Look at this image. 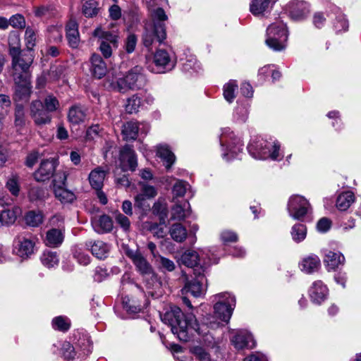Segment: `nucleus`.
Returning <instances> with one entry per match:
<instances>
[{"label": "nucleus", "instance_id": "obj_24", "mask_svg": "<svg viewBox=\"0 0 361 361\" xmlns=\"http://www.w3.org/2000/svg\"><path fill=\"white\" fill-rule=\"evenodd\" d=\"M85 246L94 256L100 259H105L109 252V246L102 240L87 241Z\"/></svg>", "mask_w": 361, "mask_h": 361}, {"label": "nucleus", "instance_id": "obj_23", "mask_svg": "<svg viewBox=\"0 0 361 361\" xmlns=\"http://www.w3.org/2000/svg\"><path fill=\"white\" fill-rule=\"evenodd\" d=\"M345 259L340 252L325 251L324 263L328 271H335L345 264Z\"/></svg>", "mask_w": 361, "mask_h": 361}, {"label": "nucleus", "instance_id": "obj_48", "mask_svg": "<svg viewBox=\"0 0 361 361\" xmlns=\"http://www.w3.org/2000/svg\"><path fill=\"white\" fill-rule=\"evenodd\" d=\"M238 87L235 80H230L224 86V97L225 99L231 103L235 97V91Z\"/></svg>", "mask_w": 361, "mask_h": 361}, {"label": "nucleus", "instance_id": "obj_44", "mask_svg": "<svg viewBox=\"0 0 361 361\" xmlns=\"http://www.w3.org/2000/svg\"><path fill=\"white\" fill-rule=\"evenodd\" d=\"M20 177L16 173H12L6 182V186L9 192L14 196H18L20 191Z\"/></svg>", "mask_w": 361, "mask_h": 361}, {"label": "nucleus", "instance_id": "obj_35", "mask_svg": "<svg viewBox=\"0 0 361 361\" xmlns=\"http://www.w3.org/2000/svg\"><path fill=\"white\" fill-rule=\"evenodd\" d=\"M169 233L171 238L177 243L183 242L188 235L186 228L180 223L172 224L169 229Z\"/></svg>", "mask_w": 361, "mask_h": 361}, {"label": "nucleus", "instance_id": "obj_30", "mask_svg": "<svg viewBox=\"0 0 361 361\" xmlns=\"http://www.w3.org/2000/svg\"><path fill=\"white\" fill-rule=\"evenodd\" d=\"M106 173L107 172L100 166L95 168L90 172L88 178L92 188L96 190L102 189Z\"/></svg>", "mask_w": 361, "mask_h": 361}, {"label": "nucleus", "instance_id": "obj_15", "mask_svg": "<svg viewBox=\"0 0 361 361\" xmlns=\"http://www.w3.org/2000/svg\"><path fill=\"white\" fill-rule=\"evenodd\" d=\"M88 118V109L81 104L71 106L67 113V119L71 126H79L85 123Z\"/></svg>", "mask_w": 361, "mask_h": 361}, {"label": "nucleus", "instance_id": "obj_37", "mask_svg": "<svg viewBox=\"0 0 361 361\" xmlns=\"http://www.w3.org/2000/svg\"><path fill=\"white\" fill-rule=\"evenodd\" d=\"M71 325V320L65 316H58L51 321V326L54 330L61 332H66Z\"/></svg>", "mask_w": 361, "mask_h": 361}, {"label": "nucleus", "instance_id": "obj_19", "mask_svg": "<svg viewBox=\"0 0 361 361\" xmlns=\"http://www.w3.org/2000/svg\"><path fill=\"white\" fill-rule=\"evenodd\" d=\"M310 13L309 4L303 1H293L289 4V14L292 19L300 20Z\"/></svg>", "mask_w": 361, "mask_h": 361}, {"label": "nucleus", "instance_id": "obj_40", "mask_svg": "<svg viewBox=\"0 0 361 361\" xmlns=\"http://www.w3.org/2000/svg\"><path fill=\"white\" fill-rule=\"evenodd\" d=\"M17 218L16 211L13 209H4L0 212V227L13 224Z\"/></svg>", "mask_w": 361, "mask_h": 361}, {"label": "nucleus", "instance_id": "obj_32", "mask_svg": "<svg viewBox=\"0 0 361 361\" xmlns=\"http://www.w3.org/2000/svg\"><path fill=\"white\" fill-rule=\"evenodd\" d=\"M190 214V204L185 202L183 204H176L171 209L172 220L182 221Z\"/></svg>", "mask_w": 361, "mask_h": 361}, {"label": "nucleus", "instance_id": "obj_38", "mask_svg": "<svg viewBox=\"0 0 361 361\" xmlns=\"http://www.w3.org/2000/svg\"><path fill=\"white\" fill-rule=\"evenodd\" d=\"M271 0H253L250 4V12L255 16L263 14L270 6Z\"/></svg>", "mask_w": 361, "mask_h": 361}, {"label": "nucleus", "instance_id": "obj_39", "mask_svg": "<svg viewBox=\"0 0 361 361\" xmlns=\"http://www.w3.org/2000/svg\"><path fill=\"white\" fill-rule=\"evenodd\" d=\"M43 214L41 212L30 211L25 216V223L32 227H37L43 222Z\"/></svg>", "mask_w": 361, "mask_h": 361}, {"label": "nucleus", "instance_id": "obj_64", "mask_svg": "<svg viewBox=\"0 0 361 361\" xmlns=\"http://www.w3.org/2000/svg\"><path fill=\"white\" fill-rule=\"evenodd\" d=\"M332 222L329 219L323 217L317 221V231L322 233H326L329 231Z\"/></svg>", "mask_w": 361, "mask_h": 361}, {"label": "nucleus", "instance_id": "obj_61", "mask_svg": "<svg viewBox=\"0 0 361 361\" xmlns=\"http://www.w3.org/2000/svg\"><path fill=\"white\" fill-rule=\"evenodd\" d=\"M29 194L30 197L34 200H44L48 195L45 190L39 187L31 188Z\"/></svg>", "mask_w": 361, "mask_h": 361}, {"label": "nucleus", "instance_id": "obj_2", "mask_svg": "<svg viewBox=\"0 0 361 361\" xmlns=\"http://www.w3.org/2000/svg\"><path fill=\"white\" fill-rule=\"evenodd\" d=\"M20 39L17 35L8 37L9 54L12 58V76L13 80L19 81L20 78H30V67L33 62V56L30 52H23L18 45Z\"/></svg>", "mask_w": 361, "mask_h": 361}, {"label": "nucleus", "instance_id": "obj_42", "mask_svg": "<svg viewBox=\"0 0 361 361\" xmlns=\"http://www.w3.org/2000/svg\"><path fill=\"white\" fill-rule=\"evenodd\" d=\"M300 270L305 274H312L316 268V259L313 255L306 257L299 264Z\"/></svg>", "mask_w": 361, "mask_h": 361}, {"label": "nucleus", "instance_id": "obj_62", "mask_svg": "<svg viewBox=\"0 0 361 361\" xmlns=\"http://www.w3.org/2000/svg\"><path fill=\"white\" fill-rule=\"evenodd\" d=\"M114 49L112 45L106 41H101L99 50L105 59H109L112 55V49Z\"/></svg>", "mask_w": 361, "mask_h": 361}, {"label": "nucleus", "instance_id": "obj_16", "mask_svg": "<svg viewBox=\"0 0 361 361\" xmlns=\"http://www.w3.org/2000/svg\"><path fill=\"white\" fill-rule=\"evenodd\" d=\"M17 254L22 258H27L34 253L35 238L31 235H20L17 238Z\"/></svg>", "mask_w": 361, "mask_h": 361}, {"label": "nucleus", "instance_id": "obj_57", "mask_svg": "<svg viewBox=\"0 0 361 361\" xmlns=\"http://www.w3.org/2000/svg\"><path fill=\"white\" fill-rule=\"evenodd\" d=\"M61 351L65 359L72 360L75 357V352L74 348L69 342H64L63 343Z\"/></svg>", "mask_w": 361, "mask_h": 361}, {"label": "nucleus", "instance_id": "obj_1", "mask_svg": "<svg viewBox=\"0 0 361 361\" xmlns=\"http://www.w3.org/2000/svg\"><path fill=\"white\" fill-rule=\"evenodd\" d=\"M161 320L171 326V331L183 342L189 341L195 333L204 335V325H200L192 313L184 314L180 307H171L163 315Z\"/></svg>", "mask_w": 361, "mask_h": 361}, {"label": "nucleus", "instance_id": "obj_6", "mask_svg": "<svg viewBox=\"0 0 361 361\" xmlns=\"http://www.w3.org/2000/svg\"><path fill=\"white\" fill-rule=\"evenodd\" d=\"M287 210L293 219L302 221L312 212V208L309 201L303 196L294 195L288 200Z\"/></svg>", "mask_w": 361, "mask_h": 361}, {"label": "nucleus", "instance_id": "obj_14", "mask_svg": "<svg viewBox=\"0 0 361 361\" xmlns=\"http://www.w3.org/2000/svg\"><path fill=\"white\" fill-rule=\"evenodd\" d=\"M130 89H141L147 84V80L143 73V68L136 66L130 69L126 75Z\"/></svg>", "mask_w": 361, "mask_h": 361}, {"label": "nucleus", "instance_id": "obj_29", "mask_svg": "<svg viewBox=\"0 0 361 361\" xmlns=\"http://www.w3.org/2000/svg\"><path fill=\"white\" fill-rule=\"evenodd\" d=\"M64 239V234L61 229L51 228L46 233L44 243L50 247H58Z\"/></svg>", "mask_w": 361, "mask_h": 361}, {"label": "nucleus", "instance_id": "obj_55", "mask_svg": "<svg viewBox=\"0 0 361 361\" xmlns=\"http://www.w3.org/2000/svg\"><path fill=\"white\" fill-rule=\"evenodd\" d=\"M327 116L329 118L332 119V126L336 130H340L343 127V123L340 118V114L337 111H332L328 113Z\"/></svg>", "mask_w": 361, "mask_h": 361}, {"label": "nucleus", "instance_id": "obj_43", "mask_svg": "<svg viewBox=\"0 0 361 361\" xmlns=\"http://www.w3.org/2000/svg\"><path fill=\"white\" fill-rule=\"evenodd\" d=\"M290 233L293 240L296 243H300L305 238L307 229L305 225L296 224L292 227Z\"/></svg>", "mask_w": 361, "mask_h": 361}, {"label": "nucleus", "instance_id": "obj_12", "mask_svg": "<svg viewBox=\"0 0 361 361\" xmlns=\"http://www.w3.org/2000/svg\"><path fill=\"white\" fill-rule=\"evenodd\" d=\"M153 62L154 67L152 68V71L156 73H165L173 67L169 53L163 49H159L155 52Z\"/></svg>", "mask_w": 361, "mask_h": 361}, {"label": "nucleus", "instance_id": "obj_9", "mask_svg": "<svg viewBox=\"0 0 361 361\" xmlns=\"http://www.w3.org/2000/svg\"><path fill=\"white\" fill-rule=\"evenodd\" d=\"M30 116L35 125L44 126L51 121V116L44 108V104L39 99L33 100L30 104Z\"/></svg>", "mask_w": 361, "mask_h": 361}, {"label": "nucleus", "instance_id": "obj_22", "mask_svg": "<svg viewBox=\"0 0 361 361\" xmlns=\"http://www.w3.org/2000/svg\"><path fill=\"white\" fill-rule=\"evenodd\" d=\"M231 341L234 347L238 350L245 348H253L255 346V341L252 335L245 331H238Z\"/></svg>", "mask_w": 361, "mask_h": 361}, {"label": "nucleus", "instance_id": "obj_52", "mask_svg": "<svg viewBox=\"0 0 361 361\" xmlns=\"http://www.w3.org/2000/svg\"><path fill=\"white\" fill-rule=\"evenodd\" d=\"M137 37L135 34L130 33L125 39L124 49L128 54L133 53L136 47Z\"/></svg>", "mask_w": 361, "mask_h": 361}, {"label": "nucleus", "instance_id": "obj_53", "mask_svg": "<svg viewBox=\"0 0 361 361\" xmlns=\"http://www.w3.org/2000/svg\"><path fill=\"white\" fill-rule=\"evenodd\" d=\"M25 41L28 51H31L35 46L36 37L34 30L30 27H27L25 30Z\"/></svg>", "mask_w": 361, "mask_h": 361}, {"label": "nucleus", "instance_id": "obj_34", "mask_svg": "<svg viewBox=\"0 0 361 361\" xmlns=\"http://www.w3.org/2000/svg\"><path fill=\"white\" fill-rule=\"evenodd\" d=\"M139 127L137 122L128 121L123 125L122 135L126 141L134 140L137 138Z\"/></svg>", "mask_w": 361, "mask_h": 361}, {"label": "nucleus", "instance_id": "obj_49", "mask_svg": "<svg viewBox=\"0 0 361 361\" xmlns=\"http://www.w3.org/2000/svg\"><path fill=\"white\" fill-rule=\"evenodd\" d=\"M43 104L44 108L49 114L56 111L60 106L59 100L52 94L47 95Z\"/></svg>", "mask_w": 361, "mask_h": 361}, {"label": "nucleus", "instance_id": "obj_59", "mask_svg": "<svg viewBox=\"0 0 361 361\" xmlns=\"http://www.w3.org/2000/svg\"><path fill=\"white\" fill-rule=\"evenodd\" d=\"M329 289L322 282L317 281V304L327 298Z\"/></svg>", "mask_w": 361, "mask_h": 361}, {"label": "nucleus", "instance_id": "obj_5", "mask_svg": "<svg viewBox=\"0 0 361 361\" xmlns=\"http://www.w3.org/2000/svg\"><path fill=\"white\" fill-rule=\"evenodd\" d=\"M217 302L214 305V315L223 322H228L235 305V298L228 293H221L214 295Z\"/></svg>", "mask_w": 361, "mask_h": 361}, {"label": "nucleus", "instance_id": "obj_58", "mask_svg": "<svg viewBox=\"0 0 361 361\" xmlns=\"http://www.w3.org/2000/svg\"><path fill=\"white\" fill-rule=\"evenodd\" d=\"M9 25L13 27L22 29L25 27V20L22 15L16 14L10 18Z\"/></svg>", "mask_w": 361, "mask_h": 361}, {"label": "nucleus", "instance_id": "obj_63", "mask_svg": "<svg viewBox=\"0 0 361 361\" xmlns=\"http://www.w3.org/2000/svg\"><path fill=\"white\" fill-rule=\"evenodd\" d=\"M115 220L118 224L124 230L128 231L130 226L129 219L121 213H118L115 216Z\"/></svg>", "mask_w": 361, "mask_h": 361}, {"label": "nucleus", "instance_id": "obj_18", "mask_svg": "<svg viewBox=\"0 0 361 361\" xmlns=\"http://www.w3.org/2000/svg\"><path fill=\"white\" fill-rule=\"evenodd\" d=\"M56 164L51 159L44 160L41 162L39 169L34 173V177L38 182L49 180L54 176Z\"/></svg>", "mask_w": 361, "mask_h": 361}, {"label": "nucleus", "instance_id": "obj_8", "mask_svg": "<svg viewBox=\"0 0 361 361\" xmlns=\"http://www.w3.org/2000/svg\"><path fill=\"white\" fill-rule=\"evenodd\" d=\"M220 142L222 146L224 145L227 146V150L229 153H224V157H228V159L235 157L243 150V145L240 139L237 137L233 132H229L228 129L222 133L220 137Z\"/></svg>", "mask_w": 361, "mask_h": 361}, {"label": "nucleus", "instance_id": "obj_4", "mask_svg": "<svg viewBox=\"0 0 361 361\" xmlns=\"http://www.w3.org/2000/svg\"><path fill=\"white\" fill-rule=\"evenodd\" d=\"M267 45L274 51H281L286 47L288 30L283 22H275L267 29Z\"/></svg>", "mask_w": 361, "mask_h": 361}, {"label": "nucleus", "instance_id": "obj_27", "mask_svg": "<svg viewBox=\"0 0 361 361\" xmlns=\"http://www.w3.org/2000/svg\"><path fill=\"white\" fill-rule=\"evenodd\" d=\"M66 38L68 44L72 48H77L80 44L78 25L75 20H71L66 25Z\"/></svg>", "mask_w": 361, "mask_h": 361}, {"label": "nucleus", "instance_id": "obj_41", "mask_svg": "<svg viewBox=\"0 0 361 361\" xmlns=\"http://www.w3.org/2000/svg\"><path fill=\"white\" fill-rule=\"evenodd\" d=\"M41 261L43 265L51 268L58 265L59 259L56 252L47 251L42 254Z\"/></svg>", "mask_w": 361, "mask_h": 361}, {"label": "nucleus", "instance_id": "obj_25", "mask_svg": "<svg viewBox=\"0 0 361 361\" xmlns=\"http://www.w3.org/2000/svg\"><path fill=\"white\" fill-rule=\"evenodd\" d=\"M91 224L94 231L99 234L109 233L113 229V221L111 217L106 214L99 218H93Z\"/></svg>", "mask_w": 361, "mask_h": 361}, {"label": "nucleus", "instance_id": "obj_3", "mask_svg": "<svg viewBox=\"0 0 361 361\" xmlns=\"http://www.w3.org/2000/svg\"><path fill=\"white\" fill-rule=\"evenodd\" d=\"M247 149L254 158L259 159L270 158L276 160L280 155V145L278 142L271 143L263 139L253 140L248 145Z\"/></svg>", "mask_w": 361, "mask_h": 361}, {"label": "nucleus", "instance_id": "obj_31", "mask_svg": "<svg viewBox=\"0 0 361 361\" xmlns=\"http://www.w3.org/2000/svg\"><path fill=\"white\" fill-rule=\"evenodd\" d=\"M355 197L352 191L348 190L341 192L336 200V208L341 212L346 211L355 202Z\"/></svg>", "mask_w": 361, "mask_h": 361}, {"label": "nucleus", "instance_id": "obj_54", "mask_svg": "<svg viewBox=\"0 0 361 361\" xmlns=\"http://www.w3.org/2000/svg\"><path fill=\"white\" fill-rule=\"evenodd\" d=\"M53 177V189L56 187L65 186L67 176L64 171H58L54 173Z\"/></svg>", "mask_w": 361, "mask_h": 361}, {"label": "nucleus", "instance_id": "obj_33", "mask_svg": "<svg viewBox=\"0 0 361 361\" xmlns=\"http://www.w3.org/2000/svg\"><path fill=\"white\" fill-rule=\"evenodd\" d=\"M199 260V255L194 250H187L180 257L181 263L186 267L193 268V270L201 267L198 265Z\"/></svg>", "mask_w": 361, "mask_h": 361}, {"label": "nucleus", "instance_id": "obj_17", "mask_svg": "<svg viewBox=\"0 0 361 361\" xmlns=\"http://www.w3.org/2000/svg\"><path fill=\"white\" fill-rule=\"evenodd\" d=\"M90 72L97 79L104 77L107 73V66L102 57L98 54H92L90 59Z\"/></svg>", "mask_w": 361, "mask_h": 361}, {"label": "nucleus", "instance_id": "obj_36", "mask_svg": "<svg viewBox=\"0 0 361 361\" xmlns=\"http://www.w3.org/2000/svg\"><path fill=\"white\" fill-rule=\"evenodd\" d=\"M54 192L55 197L62 203H71L76 199L75 195L64 186L54 188Z\"/></svg>", "mask_w": 361, "mask_h": 361}, {"label": "nucleus", "instance_id": "obj_45", "mask_svg": "<svg viewBox=\"0 0 361 361\" xmlns=\"http://www.w3.org/2000/svg\"><path fill=\"white\" fill-rule=\"evenodd\" d=\"M154 214L159 216L160 223L165 224V220L168 215V209L166 204L161 202H156L152 207Z\"/></svg>", "mask_w": 361, "mask_h": 361}, {"label": "nucleus", "instance_id": "obj_13", "mask_svg": "<svg viewBox=\"0 0 361 361\" xmlns=\"http://www.w3.org/2000/svg\"><path fill=\"white\" fill-rule=\"evenodd\" d=\"M154 18V32L157 37L159 42H162L166 37V27L164 21L168 19V17L162 8H158L153 12Z\"/></svg>", "mask_w": 361, "mask_h": 361}, {"label": "nucleus", "instance_id": "obj_50", "mask_svg": "<svg viewBox=\"0 0 361 361\" xmlns=\"http://www.w3.org/2000/svg\"><path fill=\"white\" fill-rule=\"evenodd\" d=\"M15 125L16 126H23L25 123V116L24 106L22 104H17L15 108Z\"/></svg>", "mask_w": 361, "mask_h": 361}, {"label": "nucleus", "instance_id": "obj_21", "mask_svg": "<svg viewBox=\"0 0 361 361\" xmlns=\"http://www.w3.org/2000/svg\"><path fill=\"white\" fill-rule=\"evenodd\" d=\"M330 8L334 16L333 20V28L336 33L339 34L348 31L349 23L345 15L332 4H330Z\"/></svg>", "mask_w": 361, "mask_h": 361}, {"label": "nucleus", "instance_id": "obj_60", "mask_svg": "<svg viewBox=\"0 0 361 361\" xmlns=\"http://www.w3.org/2000/svg\"><path fill=\"white\" fill-rule=\"evenodd\" d=\"M148 198L142 195L141 194H137L135 197V207L142 209V211H147L149 209V204L147 203V200Z\"/></svg>", "mask_w": 361, "mask_h": 361}, {"label": "nucleus", "instance_id": "obj_46", "mask_svg": "<svg viewBox=\"0 0 361 361\" xmlns=\"http://www.w3.org/2000/svg\"><path fill=\"white\" fill-rule=\"evenodd\" d=\"M98 4L94 0H89L84 3L82 12L87 18H92L98 13Z\"/></svg>", "mask_w": 361, "mask_h": 361}, {"label": "nucleus", "instance_id": "obj_51", "mask_svg": "<svg viewBox=\"0 0 361 361\" xmlns=\"http://www.w3.org/2000/svg\"><path fill=\"white\" fill-rule=\"evenodd\" d=\"M154 39H157V37L154 32V27L145 28V32L142 35V43L145 47H150L153 44Z\"/></svg>", "mask_w": 361, "mask_h": 361}, {"label": "nucleus", "instance_id": "obj_11", "mask_svg": "<svg viewBox=\"0 0 361 361\" xmlns=\"http://www.w3.org/2000/svg\"><path fill=\"white\" fill-rule=\"evenodd\" d=\"M119 160L123 171L128 170L134 171L137 166L135 152L129 145H126L120 150Z\"/></svg>", "mask_w": 361, "mask_h": 361}, {"label": "nucleus", "instance_id": "obj_26", "mask_svg": "<svg viewBox=\"0 0 361 361\" xmlns=\"http://www.w3.org/2000/svg\"><path fill=\"white\" fill-rule=\"evenodd\" d=\"M157 155L161 159L167 170H169L176 161V157L167 145L157 146Z\"/></svg>", "mask_w": 361, "mask_h": 361}, {"label": "nucleus", "instance_id": "obj_28", "mask_svg": "<svg viewBox=\"0 0 361 361\" xmlns=\"http://www.w3.org/2000/svg\"><path fill=\"white\" fill-rule=\"evenodd\" d=\"M93 35L100 39L101 41H106L111 44L114 49H117L118 47L119 37L117 32L106 31L97 27L94 30Z\"/></svg>", "mask_w": 361, "mask_h": 361}, {"label": "nucleus", "instance_id": "obj_20", "mask_svg": "<svg viewBox=\"0 0 361 361\" xmlns=\"http://www.w3.org/2000/svg\"><path fill=\"white\" fill-rule=\"evenodd\" d=\"M14 82L16 85L14 99L16 101L29 99L32 92L30 78H20L19 81L14 80Z\"/></svg>", "mask_w": 361, "mask_h": 361}, {"label": "nucleus", "instance_id": "obj_10", "mask_svg": "<svg viewBox=\"0 0 361 361\" xmlns=\"http://www.w3.org/2000/svg\"><path fill=\"white\" fill-rule=\"evenodd\" d=\"M124 252L126 255L131 259L137 271L142 275H149L152 274V267L137 249L132 250L128 247H124Z\"/></svg>", "mask_w": 361, "mask_h": 361}, {"label": "nucleus", "instance_id": "obj_7", "mask_svg": "<svg viewBox=\"0 0 361 361\" xmlns=\"http://www.w3.org/2000/svg\"><path fill=\"white\" fill-rule=\"evenodd\" d=\"M206 269V267L201 265L200 268L194 269L193 274L195 278L187 279L182 289L183 294H190L195 298H199L204 294V288L203 283L207 282L204 276Z\"/></svg>", "mask_w": 361, "mask_h": 361}, {"label": "nucleus", "instance_id": "obj_56", "mask_svg": "<svg viewBox=\"0 0 361 361\" xmlns=\"http://www.w3.org/2000/svg\"><path fill=\"white\" fill-rule=\"evenodd\" d=\"M188 184L185 181L178 180L173 187V193L176 197L185 195Z\"/></svg>", "mask_w": 361, "mask_h": 361}, {"label": "nucleus", "instance_id": "obj_47", "mask_svg": "<svg viewBox=\"0 0 361 361\" xmlns=\"http://www.w3.org/2000/svg\"><path fill=\"white\" fill-rule=\"evenodd\" d=\"M141 106V99L137 94H133L127 99L125 110L128 114L137 113Z\"/></svg>", "mask_w": 361, "mask_h": 361}]
</instances>
